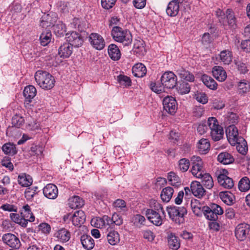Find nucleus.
Masks as SVG:
<instances>
[{"label": "nucleus", "instance_id": "nucleus-9", "mask_svg": "<svg viewBox=\"0 0 250 250\" xmlns=\"http://www.w3.org/2000/svg\"><path fill=\"white\" fill-rule=\"evenodd\" d=\"M65 38L68 43L72 46L79 47L83 42V39L81 34L76 31H72L65 34Z\"/></svg>", "mask_w": 250, "mask_h": 250}, {"label": "nucleus", "instance_id": "nucleus-25", "mask_svg": "<svg viewBox=\"0 0 250 250\" xmlns=\"http://www.w3.org/2000/svg\"><path fill=\"white\" fill-rule=\"evenodd\" d=\"M132 73L136 77L142 78L146 75V68L142 63H137L132 67Z\"/></svg>", "mask_w": 250, "mask_h": 250}, {"label": "nucleus", "instance_id": "nucleus-53", "mask_svg": "<svg viewBox=\"0 0 250 250\" xmlns=\"http://www.w3.org/2000/svg\"><path fill=\"white\" fill-rule=\"evenodd\" d=\"M117 80L121 84L125 85V86L131 85V80L129 77L126 76L120 75L117 77Z\"/></svg>", "mask_w": 250, "mask_h": 250}, {"label": "nucleus", "instance_id": "nucleus-5", "mask_svg": "<svg viewBox=\"0 0 250 250\" xmlns=\"http://www.w3.org/2000/svg\"><path fill=\"white\" fill-rule=\"evenodd\" d=\"M167 210L169 218L178 224L183 222L184 217L187 214V209L184 207H167Z\"/></svg>", "mask_w": 250, "mask_h": 250}, {"label": "nucleus", "instance_id": "nucleus-59", "mask_svg": "<svg viewBox=\"0 0 250 250\" xmlns=\"http://www.w3.org/2000/svg\"><path fill=\"white\" fill-rule=\"evenodd\" d=\"M37 193V192H36V190H34V188H28L25 190L24 192L25 197L27 200H30L33 199Z\"/></svg>", "mask_w": 250, "mask_h": 250}, {"label": "nucleus", "instance_id": "nucleus-8", "mask_svg": "<svg viewBox=\"0 0 250 250\" xmlns=\"http://www.w3.org/2000/svg\"><path fill=\"white\" fill-rule=\"evenodd\" d=\"M164 110L171 115H174L178 108V104L175 99L172 97L167 96L163 100Z\"/></svg>", "mask_w": 250, "mask_h": 250}, {"label": "nucleus", "instance_id": "nucleus-56", "mask_svg": "<svg viewBox=\"0 0 250 250\" xmlns=\"http://www.w3.org/2000/svg\"><path fill=\"white\" fill-rule=\"evenodd\" d=\"M195 96L196 100L203 104H205L208 102V97L205 93H197L195 94Z\"/></svg>", "mask_w": 250, "mask_h": 250}, {"label": "nucleus", "instance_id": "nucleus-17", "mask_svg": "<svg viewBox=\"0 0 250 250\" xmlns=\"http://www.w3.org/2000/svg\"><path fill=\"white\" fill-rule=\"evenodd\" d=\"M190 188L192 194L199 198L202 197L206 191L201 184L197 181L192 182Z\"/></svg>", "mask_w": 250, "mask_h": 250}, {"label": "nucleus", "instance_id": "nucleus-36", "mask_svg": "<svg viewBox=\"0 0 250 250\" xmlns=\"http://www.w3.org/2000/svg\"><path fill=\"white\" fill-rule=\"evenodd\" d=\"M18 181L21 186L27 187L31 185L33 180L29 175L22 173L18 176Z\"/></svg>", "mask_w": 250, "mask_h": 250}, {"label": "nucleus", "instance_id": "nucleus-4", "mask_svg": "<svg viewBox=\"0 0 250 250\" xmlns=\"http://www.w3.org/2000/svg\"><path fill=\"white\" fill-rule=\"evenodd\" d=\"M208 125L210 130V136L214 141H218L223 138L224 130L218 124L215 117H209L208 120Z\"/></svg>", "mask_w": 250, "mask_h": 250}, {"label": "nucleus", "instance_id": "nucleus-51", "mask_svg": "<svg viewBox=\"0 0 250 250\" xmlns=\"http://www.w3.org/2000/svg\"><path fill=\"white\" fill-rule=\"evenodd\" d=\"M24 122L23 118L21 116L16 115L13 117L12 119V125L17 128H20L21 126Z\"/></svg>", "mask_w": 250, "mask_h": 250}, {"label": "nucleus", "instance_id": "nucleus-12", "mask_svg": "<svg viewBox=\"0 0 250 250\" xmlns=\"http://www.w3.org/2000/svg\"><path fill=\"white\" fill-rule=\"evenodd\" d=\"M2 240L10 247L15 249H18L21 246L19 239L14 234L10 233L4 234L2 236Z\"/></svg>", "mask_w": 250, "mask_h": 250}, {"label": "nucleus", "instance_id": "nucleus-60", "mask_svg": "<svg viewBox=\"0 0 250 250\" xmlns=\"http://www.w3.org/2000/svg\"><path fill=\"white\" fill-rule=\"evenodd\" d=\"M111 220L113 222L114 226L115 225L117 226H120L123 224V219L118 214L116 213H115L112 215Z\"/></svg>", "mask_w": 250, "mask_h": 250}, {"label": "nucleus", "instance_id": "nucleus-43", "mask_svg": "<svg viewBox=\"0 0 250 250\" xmlns=\"http://www.w3.org/2000/svg\"><path fill=\"white\" fill-rule=\"evenodd\" d=\"M53 31L57 36H62L66 32L65 25L62 22L59 21L56 24L53 26Z\"/></svg>", "mask_w": 250, "mask_h": 250}, {"label": "nucleus", "instance_id": "nucleus-15", "mask_svg": "<svg viewBox=\"0 0 250 250\" xmlns=\"http://www.w3.org/2000/svg\"><path fill=\"white\" fill-rule=\"evenodd\" d=\"M44 195L48 199H54L58 194L57 187L54 184H47L43 189Z\"/></svg>", "mask_w": 250, "mask_h": 250}, {"label": "nucleus", "instance_id": "nucleus-50", "mask_svg": "<svg viewBox=\"0 0 250 250\" xmlns=\"http://www.w3.org/2000/svg\"><path fill=\"white\" fill-rule=\"evenodd\" d=\"M167 179L170 182V184L172 186H177L181 183L179 177L173 172L168 173Z\"/></svg>", "mask_w": 250, "mask_h": 250}, {"label": "nucleus", "instance_id": "nucleus-45", "mask_svg": "<svg viewBox=\"0 0 250 250\" xmlns=\"http://www.w3.org/2000/svg\"><path fill=\"white\" fill-rule=\"evenodd\" d=\"M220 58L221 62L229 64L231 62V53L228 50H223L220 53Z\"/></svg>", "mask_w": 250, "mask_h": 250}, {"label": "nucleus", "instance_id": "nucleus-54", "mask_svg": "<svg viewBox=\"0 0 250 250\" xmlns=\"http://www.w3.org/2000/svg\"><path fill=\"white\" fill-rule=\"evenodd\" d=\"M42 151L43 148L42 146H34L31 147L29 153L32 156H40L42 155Z\"/></svg>", "mask_w": 250, "mask_h": 250}, {"label": "nucleus", "instance_id": "nucleus-42", "mask_svg": "<svg viewBox=\"0 0 250 250\" xmlns=\"http://www.w3.org/2000/svg\"><path fill=\"white\" fill-rule=\"evenodd\" d=\"M238 188L241 191L245 192L250 189V180L245 176L241 179L238 183Z\"/></svg>", "mask_w": 250, "mask_h": 250}, {"label": "nucleus", "instance_id": "nucleus-31", "mask_svg": "<svg viewBox=\"0 0 250 250\" xmlns=\"http://www.w3.org/2000/svg\"><path fill=\"white\" fill-rule=\"evenodd\" d=\"M226 25L228 24L230 26L233 27L236 25V18L234 12L231 9H228L225 13V17H224Z\"/></svg>", "mask_w": 250, "mask_h": 250}, {"label": "nucleus", "instance_id": "nucleus-20", "mask_svg": "<svg viewBox=\"0 0 250 250\" xmlns=\"http://www.w3.org/2000/svg\"><path fill=\"white\" fill-rule=\"evenodd\" d=\"M212 73L214 77L219 82H224L227 78V74L222 66H215L212 68Z\"/></svg>", "mask_w": 250, "mask_h": 250}, {"label": "nucleus", "instance_id": "nucleus-46", "mask_svg": "<svg viewBox=\"0 0 250 250\" xmlns=\"http://www.w3.org/2000/svg\"><path fill=\"white\" fill-rule=\"evenodd\" d=\"M177 90L181 95L186 94L190 92V85L186 82H182L177 86Z\"/></svg>", "mask_w": 250, "mask_h": 250}, {"label": "nucleus", "instance_id": "nucleus-34", "mask_svg": "<svg viewBox=\"0 0 250 250\" xmlns=\"http://www.w3.org/2000/svg\"><path fill=\"white\" fill-rule=\"evenodd\" d=\"M218 161L224 164L228 165L232 163L234 161V158L229 153L224 152L220 153L217 157Z\"/></svg>", "mask_w": 250, "mask_h": 250}, {"label": "nucleus", "instance_id": "nucleus-29", "mask_svg": "<svg viewBox=\"0 0 250 250\" xmlns=\"http://www.w3.org/2000/svg\"><path fill=\"white\" fill-rule=\"evenodd\" d=\"M81 242L83 247L86 250L92 249L94 246V241L89 235L84 234L81 237Z\"/></svg>", "mask_w": 250, "mask_h": 250}, {"label": "nucleus", "instance_id": "nucleus-35", "mask_svg": "<svg viewBox=\"0 0 250 250\" xmlns=\"http://www.w3.org/2000/svg\"><path fill=\"white\" fill-rule=\"evenodd\" d=\"M108 242L111 245H116L120 242V235L118 232L115 230L109 231L106 236Z\"/></svg>", "mask_w": 250, "mask_h": 250}, {"label": "nucleus", "instance_id": "nucleus-32", "mask_svg": "<svg viewBox=\"0 0 250 250\" xmlns=\"http://www.w3.org/2000/svg\"><path fill=\"white\" fill-rule=\"evenodd\" d=\"M69 206L72 209L80 208L84 205V201L78 196H74L69 199Z\"/></svg>", "mask_w": 250, "mask_h": 250}, {"label": "nucleus", "instance_id": "nucleus-63", "mask_svg": "<svg viewBox=\"0 0 250 250\" xmlns=\"http://www.w3.org/2000/svg\"><path fill=\"white\" fill-rule=\"evenodd\" d=\"M143 234L144 238L147 239L148 241H152L155 238L154 233L149 230H144L143 232Z\"/></svg>", "mask_w": 250, "mask_h": 250}, {"label": "nucleus", "instance_id": "nucleus-41", "mask_svg": "<svg viewBox=\"0 0 250 250\" xmlns=\"http://www.w3.org/2000/svg\"><path fill=\"white\" fill-rule=\"evenodd\" d=\"M203 83L209 88L212 90H215L217 88V83L210 77L206 75H204L202 78Z\"/></svg>", "mask_w": 250, "mask_h": 250}, {"label": "nucleus", "instance_id": "nucleus-37", "mask_svg": "<svg viewBox=\"0 0 250 250\" xmlns=\"http://www.w3.org/2000/svg\"><path fill=\"white\" fill-rule=\"evenodd\" d=\"M168 243L169 248L173 250H177L180 248V242L174 234L170 233L168 235Z\"/></svg>", "mask_w": 250, "mask_h": 250}, {"label": "nucleus", "instance_id": "nucleus-39", "mask_svg": "<svg viewBox=\"0 0 250 250\" xmlns=\"http://www.w3.org/2000/svg\"><path fill=\"white\" fill-rule=\"evenodd\" d=\"M197 147L200 153L206 154L209 149L210 143L207 139H202L199 141Z\"/></svg>", "mask_w": 250, "mask_h": 250}, {"label": "nucleus", "instance_id": "nucleus-7", "mask_svg": "<svg viewBox=\"0 0 250 250\" xmlns=\"http://www.w3.org/2000/svg\"><path fill=\"white\" fill-rule=\"evenodd\" d=\"M161 82L164 88L172 89L177 84V76L172 72H166L161 76Z\"/></svg>", "mask_w": 250, "mask_h": 250}, {"label": "nucleus", "instance_id": "nucleus-6", "mask_svg": "<svg viewBox=\"0 0 250 250\" xmlns=\"http://www.w3.org/2000/svg\"><path fill=\"white\" fill-rule=\"evenodd\" d=\"M223 213V210L222 208L216 204H211L209 207H205L203 213L206 218L210 221H216L218 215Z\"/></svg>", "mask_w": 250, "mask_h": 250}, {"label": "nucleus", "instance_id": "nucleus-18", "mask_svg": "<svg viewBox=\"0 0 250 250\" xmlns=\"http://www.w3.org/2000/svg\"><path fill=\"white\" fill-rule=\"evenodd\" d=\"M201 175L199 177L197 175H194L197 178L202 179V185L208 189H211L213 186V181L212 177L208 174L205 173L204 170L201 171Z\"/></svg>", "mask_w": 250, "mask_h": 250}, {"label": "nucleus", "instance_id": "nucleus-24", "mask_svg": "<svg viewBox=\"0 0 250 250\" xmlns=\"http://www.w3.org/2000/svg\"><path fill=\"white\" fill-rule=\"evenodd\" d=\"M108 53L110 58L114 61L119 60L121 56L120 49L117 45L111 44L108 48Z\"/></svg>", "mask_w": 250, "mask_h": 250}, {"label": "nucleus", "instance_id": "nucleus-40", "mask_svg": "<svg viewBox=\"0 0 250 250\" xmlns=\"http://www.w3.org/2000/svg\"><path fill=\"white\" fill-rule=\"evenodd\" d=\"M2 150L5 154L10 156H13L17 153L16 146L10 143L4 144Z\"/></svg>", "mask_w": 250, "mask_h": 250}, {"label": "nucleus", "instance_id": "nucleus-33", "mask_svg": "<svg viewBox=\"0 0 250 250\" xmlns=\"http://www.w3.org/2000/svg\"><path fill=\"white\" fill-rule=\"evenodd\" d=\"M176 72L181 79L185 81L190 82L194 81V76L193 75L183 68L178 69L176 71Z\"/></svg>", "mask_w": 250, "mask_h": 250}, {"label": "nucleus", "instance_id": "nucleus-3", "mask_svg": "<svg viewBox=\"0 0 250 250\" xmlns=\"http://www.w3.org/2000/svg\"><path fill=\"white\" fill-rule=\"evenodd\" d=\"M160 213L165 216V210L162 206L159 203H155L154 209H147L146 215L148 220L156 226H160L162 224L163 218Z\"/></svg>", "mask_w": 250, "mask_h": 250}, {"label": "nucleus", "instance_id": "nucleus-55", "mask_svg": "<svg viewBox=\"0 0 250 250\" xmlns=\"http://www.w3.org/2000/svg\"><path fill=\"white\" fill-rule=\"evenodd\" d=\"M114 206L117 208L120 209L123 211L127 210L126 204L124 200L122 199L116 200L113 204Z\"/></svg>", "mask_w": 250, "mask_h": 250}, {"label": "nucleus", "instance_id": "nucleus-44", "mask_svg": "<svg viewBox=\"0 0 250 250\" xmlns=\"http://www.w3.org/2000/svg\"><path fill=\"white\" fill-rule=\"evenodd\" d=\"M235 145H237L236 148L240 153L243 155H245L247 153L248 146L247 142L244 138H240V140Z\"/></svg>", "mask_w": 250, "mask_h": 250}, {"label": "nucleus", "instance_id": "nucleus-49", "mask_svg": "<svg viewBox=\"0 0 250 250\" xmlns=\"http://www.w3.org/2000/svg\"><path fill=\"white\" fill-rule=\"evenodd\" d=\"M40 39L42 45H47L51 41V33L50 31L42 32L40 35Z\"/></svg>", "mask_w": 250, "mask_h": 250}, {"label": "nucleus", "instance_id": "nucleus-26", "mask_svg": "<svg viewBox=\"0 0 250 250\" xmlns=\"http://www.w3.org/2000/svg\"><path fill=\"white\" fill-rule=\"evenodd\" d=\"M219 197L222 201L228 205H231L234 202L235 196L229 191L220 192Z\"/></svg>", "mask_w": 250, "mask_h": 250}, {"label": "nucleus", "instance_id": "nucleus-23", "mask_svg": "<svg viewBox=\"0 0 250 250\" xmlns=\"http://www.w3.org/2000/svg\"><path fill=\"white\" fill-rule=\"evenodd\" d=\"M58 53L61 57L68 58L72 53V46L67 42L64 43L59 47Z\"/></svg>", "mask_w": 250, "mask_h": 250}, {"label": "nucleus", "instance_id": "nucleus-14", "mask_svg": "<svg viewBox=\"0 0 250 250\" xmlns=\"http://www.w3.org/2000/svg\"><path fill=\"white\" fill-rule=\"evenodd\" d=\"M250 231V226L247 224H239L235 229V234L239 240L243 241Z\"/></svg>", "mask_w": 250, "mask_h": 250}, {"label": "nucleus", "instance_id": "nucleus-58", "mask_svg": "<svg viewBox=\"0 0 250 250\" xmlns=\"http://www.w3.org/2000/svg\"><path fill=\"white\" fill-rule=\"evenodd\" d=\"M238 89L240 91V92L244 93L248 92L250 90V86L249 83L244 82H239L238 85Z\"/></svg>", "mask_w": 250, "mask_h": 250}, {"label": "nucleus", "instance_id": "nucleus-21", "mask_svg": "<svg viewBox=\"0 0 250 250\" xmlns=\"http://www.w3.org/2000/svg\"><path fill=\"white\" fill-rule=\"evenodd\" d=\"M37 90L36 88L33 85H28L26 86L23 90V95L25 97V102L28 104L31 102L32 99L36 96Z\"/></svg>", "mask_w": 250, "mask_h": 250}, {"label": "nucleus", "instance_id": "nucleus-2", "mask_svg": "<svg viewBox=\"0 0 250 250\" xmlns=\"http://www.w3.org/2000/svg\"><path fill=\"white\" fill-rule=\"evenodd\" d=\"M111 35L116 42L122 43L124 46H128L132 42V36L130 32L119 26L113 27Z\"/></svg>", "mask_w": 250, "mask_h": 250}, {"label": "nucleus", "instance_id": "nucleus-10", "mask_svg": "<svg viewBox=\"0 0 250 250\" xmlns=\"http://www.w3.org/2000/svg\"><path fill=\"white\" fill-rule=\"evenodd\" d=\"M89 41L91 45L97 50H102L105 46L104 38L97 33H91L89 37Z\"/></svg>", "mask_w": 250, "mask_h": 250}, {"label": "nucleus", "instance_id": "nucleus-27", "mask_svg": "<svg viewBox=\"0 0 250 250\" xmlns=\"http://www.w3.org/2000/svg\"><path fill=\"white\" fill-rule=\"evenodd\" d=\"M179 11V4L174 1H170L167 6L166 12L170 17H175Z\"/></svg>", "mask_w": 250, "mask_h": 250}, {"label": "nucleus", "instance_id": "nucleus-48", "mask_svg": "<svg viewBox=\"0 0 250 250\" xmlns=\"http://www.w3.org/2000/svg\"><path fill=\"white\" fill-rule=\"evenodd\" d=\"M190 163L188 159H181L179 161L178 169L182 172H186L188 169Z\"/></svg>", "mask_w": 250, "mask_h": 250}, {"label": "nucleus", "instance_id": "nucleus-57", "mask_svg": "<svg viewBox=\"0 0 250 250\" xmlns=\"http://www.w3.org/2000/svg\"><path fill=\"white\" fill-rule=\"evenodd\" d=\"M116 0H101L102 7L105 9L111 8L114 5Z\"/></svg>", "mask_w": 250, "mask_h": 250}, {"label": "nucleus", "instance_id": "nucleus-1", "mask_svg": "<svg viewBox=\"0 0 250 250\" xmlns=\"http://www.w3.org/2000/svg\"><path fill=\"white\" fill-rule=\"evenodd\" d=\"M35 79L38 85L43 89L49 90L54 86V78L46 71H37L35 74Z\"/></svg>", "mask_w": 250, "mask_h": 250}, {"label": "nucleus", "instance_id": "nucleus-28", "mask_svg": "<svg viewBox=\"0 0 250 250\" xmlns=\"http://www.w3.org/2000/svg\"><path fill=\"white\" fill-rule=\"evenodd\" d=\"M70 233L65 229H59L54 234L58 240L62 242H66L70 239Z\"/></svg>", "mask_w": 250, "mask_h": 250}, {"label": "nucleus", "instance_id": "nucleus-61", "mask_svg": "<svg viewBox=\"0 0 250 250\" xmlns=\"http://www.w3.org/2000/svg\"><path fill=\"white\" fill-rule=\"evenodd\" d=\"M151 89L158 94L161 93L164 91V87L161 85H157L155 83H152L150 85Z\"/></svg>", "mask_w": 250, "mask_h": 250}, {"label": "nucleus", "instance_id": "nucleus-16", "mask_svg": "<svg viewBox=\"0 0 250 250\" xmlns=\"http://www.w3.org/2000/svg\"><path fill=\"white\" fill-rule=\"evenodd\" d=\"M218 182L219 184L226 188L230 189L234 186L233 180L228 177L226 173H220L217 176Z\"/></svg>", "mask_w": 250, "mask_h": 250}, {"label": "nucleus", "instance_id": "nucleus-19", "mask_svg": "<svg viewBox=\"0 0 250 250\" xmlns=\"http://www.w3.org/2000/svg\"><path fill=\"white\" fill-rule=\"evenodd\" d=\"M73 224L75 226H81L85 221L84 212L82 210L76 211L71 217Z\"/></svg>", "mask_w": 250, "mask_h": 250}, {"label": "nucleus", "instance_id": "nucleus-13", "mask_svg": "<svg viewBox=\"0 0 250 250\" xmlns=\"http://www.w3.org/2000/svg\"><path fill=\"white\" fill-rule=\"evenodd\" d=\"M192 163L191 170L193 175H197L198 177L201 175V171L203 170V162L201 158L197 156H193L191 158Z\"/></svg>", "mask_w": 250, "mask_h": 250}, {"label": "nucleus", "instance_id": "nucleus-64", "mask_svg": "<svg viewBox=\"0 0 250 250\" xmlns=\"http://www.w3.org/2000/svg\"><path fill=\"white\" fill-rule=\"evenodd\" d=\"M241 48L246 52H250V39L243 41L241 44Z\"/></svg>", "mask_w": 250, "mask_h": 250}, {"label": "nucleus", "instance_id": "nucleus-47", "mask_svg": "<svg viewBox=\"0 0 250 250\" xmlns=\"http://www.w3.org/2000/svg\"><path fill=\"white\" fill-rule=\"evenodd\" d=\"M131 222L135 226L140 227L141 226L145 225L146 219L140 214H136L131 218Z\"/></svg>", "mask_w": 250, "mask_h": 250}, {"label": "nucleus", "instance_id": "nucleus-11", "mask_svg": "<svg viewBox=\"0 0 250 250\" xmlns=\"http://www.w3.org/2000/svg\"><path fill=\"white\" fill-rule=\"evenodd\" d=\"M227 139L231 145H235L241 137H238V131L234 125H229L226 130Z\"/></svg>", "mask_w": 250, "mask_h": 250}, {"label": "nucleus", "instance_id": "nucleus-38", "mask_svg": "<svg viewBox=\"0 0 250 250\" xmlns=\"http://www.w3.org/2000/svg\"><path fill=\"white\" fill-rule=\"evenodd\" d=\"M173 192V189L170 187L163 188L161 193L162 200L165 202H169L172 198Z\"/></svg>", "mask_w": 250, "mask_h": 250}, {"label": "nucleus", "instance_id": "nucleus-62", "mask_svg": "<svg viewBox=\"0 0 250 250\" xmlns=\"http://www.w3.org/2000/svg\"><path fill=\"white\" fill-rule=\"evenodd\" d=\"M92 225L99 228H102L104 227V222L103 221V217L102 218H97L96 219H92L91 222Z\"/></svg>", "mask_w": 250, "mask_h": 250}, {"label": "nucleus", "instance_id": "nucleus-52", "mask_svg": "<svg viewBox=\"0 0 250 250\" xmlns=\"http://www.w3.org/2000/svg\"><path fill=\"white\" fill-rule=\"evenodd\" d=\"M58 10L62 13H66L69 12V3L67 1H60L57 4Z\"/></svg>", "mask_w": 250, "mask_h": 250}, {"label": "nucleus", "instance_id": "nucleus-22", "mask_svg": "<svg viewBox=\"0 0 250 250\" xmlns=\"http://www.w3.org/2000/svg\"><path fill=\"white\" fill-rule=\"evenodd\" d=\"M193 212L198 216L202 215L204 212V208L207 206H203L200 201L197 199H192L190 203Z\"/></svg>", "mask_w": 250, "mask_h": 250}, {"label": "nucleus", "instance_id": "nucleus-30", "mask_svg": "<svg viewBox=\"0 0 250 250\" xmlns=\"http://www.w3.org/2000/svg\"><path fill=\"white\" fill-rule=\"evenodd\" d=\"M133 50L135 53L139 56H144L146 53L144 47V42L142 40H135L134 41Z\"/></svg>", "mask_w": 250, "mask_h": 250}]
</instances>
